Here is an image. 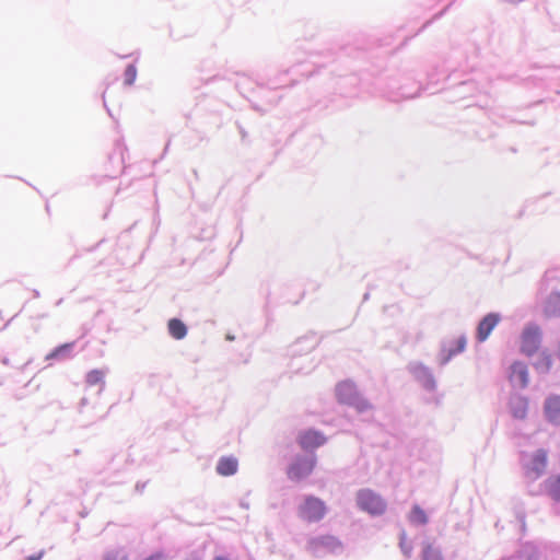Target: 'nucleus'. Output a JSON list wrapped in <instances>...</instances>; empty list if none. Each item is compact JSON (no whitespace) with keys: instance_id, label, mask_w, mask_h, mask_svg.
Here are the masks:
<instances>
[{"instance_id":"1","label":"nucleus","mask_w":560,"mask_h":560,"mask_svg":"<svg viewBox=\"0 0 560 560\" xmlns=\"http://www.w3.org/2000/svg\"><path fill=\"white\" fill-rule=\"evenodd\" d=\"M357 503L362 511L371 515H382L387 508L385 500L371 489L358 491Z\"/></svg>"},{"instance_id":"2","label":"nucleus","mask_w":560,"mask_h":560,"mask_svg":"<svg viewBox=\"0 0 560 560\" xmlns=\"http://www.w3.org/2000/svg\"><path fill=\"white\" fill-rule=\"evenodd\" d=\"M299 514L307 522H318L326 514V505L320 499L308 495L300 506Z\"/></svg>"},{"instance_id":"3","label":"nucleus","mask_w":560,"mask_h":560,"mask_svg":"<svg viewBox=\"0 0 560 560\" xmlns=\"http://www.w3.org/2000/svg\"><path fill=\"white\" fill-rule=\"evenodd\" d=\"M337 397L338 400L342 404H348L354 406L358 410L363 411L370 408V404L361 399L357 394L355 387L353 384L345 382L337 386Z\"/></svg>"},{"instance_id":"4","label":"nucleus","mask_w":560,"mask_h":560,"mask_svg":"<svg viewBox=\"0 0 560 560\" xmlns=\"http://www.w3.org/2000/svg\"><path fill=\"white\" fill-rule=\"evenodd\" d=\"M541 330L536 325H527L521 337V350L526 355H533L540 347Z\"/></svg>"},{"instance_id":"5","label":"nucleus","mask_w":560,"mask_h":560,"mask_svg":"<svg viewBox=\"0 0 560 560\" xmlns=\"http://www.w3.org/2000/svg\"><path fill=\"white\" fill-rule=\"evenodd\" d=\"M316 464V458L314 456L310 458H299L296 459L288 470V476L290 479L300 480L311 475Z\"/></svg>"},{"instance_id":"6","label":"nucleus","mask_w":560,"mask_h":560,"mask_svg":"<svg viewBox=\"0 0 560 560\" xmlns=\"http://www.w3.org/2000/svg\"><path fill=\"white\" fill-rule=\"evenodd\" d=\"M341 547V542L331 535H325L320 537H316L310 541V549L314 553H319L320 551H335L336 549Z\"/></svg>"},{"instance_id":"7","label":"nucleus","mask_w":560,"mask_h":560,"mask_svg":"<svg viewBox=\"0 0 560 560\" xmlns=\"http://www.w3.org/2000/svg\"><path fill=\"white\" fill-rule=\"evenodd\" d=\"M326 438L318 431L307 430L300 434L299 444L304 450H313L323 445Z\"/></svg>"},{"instance_id":"8","label":"nucleus","mask_w":560,"mask_h":560,"mask_svg":"<svg viewBox=\"0 0 560 560\" xmlns=\"http://www.w3.org/2000/svg\"><path fill=\"white\" fill-rule=\"evenodd\" d=\"M499 322L500 317L498 314L490 313L486 315L478 325L477 339L480 342H483L489 337V335L491 334V331L494 329Z\"/></svg>"},{"instance_id":"9","label":"nucleus","mask_w":560,"mask_h":560,"mask_svg":"<svg viewBox=\"0 0 560 560\" xmlns=\"http://www.w3.org/2000/svg\"><path fill=\"white\" fill-rule=\"evenodd\" d=\"M544 412L547 420L553 424H560V396H549L544 406Z\"/></svg>"},{"instance_id":"10","label":"nucleus","mask_w":560,"mask_h":560,"mask_svg":"<svg viewBox=\"0 0 560 560\" xmlns=\"http://www.w3.org/2000/svg\"><path fill=\"white\" fill-rule=\"evenodd\" d=\"M510 381L517 384L521 388L528 385V370L523 362H514L511 365Z\"/></svg>"},{"instance_id":"11","label":"nucleus","mask_w":560,"mask_h":560,"mask_svg":"<svg viewBox=\"0 0 560 560\" xmlns=\"http://www.w3.org/2000/svg\"><path fill=\"white\" fill-rule=\"evenodd\" d=\"M237 459L232 456L221 457L217 464V472L221 476H232L237 471Z\"/></svg>"},{"instance_id":"12","label":"nucleus","mask_w":560,"mask_h":560,"mask_svg":"<svg viewBox=\"0 0 560 560\" xmlns=\"http://www.w3.org/2000/svg\"><path fill=\"white\" fill-rule=\"evenodd\" d=\"M511 413L516 419H524L527 415L528 400L525 397L516 396L510 401Z\"/></svg>"},{"instance_id":"13","label":"nucleus","mask_w":560,"mask_h":560,"mask_svg":"<svg viewBox=\"0 0 560 560\" xmlns=\"http://www.w3.org/2000/svg\"><path fill=\"white\" fill-rule=\"evenodd\" d=\"M547 467V452L545 450H538L534 455L529 464V470L539 476L545 471Z\"/></svg>"},{"instance_id":"14","label":"nucleus","mask_w":560,"mask_h":560,"mask_svg":"<svg viewBox=\"0 0 560 560\" xmlns=\"http://www.w3.org/2000/svg\"><path fill=\"white\" fill-rule=\"evenodd\" d=\"M545 489L552 500L560 502V475L549 477L545 482Z\"/></svg>"},{"instance_id":"15","label":"nucleus","mask_w":560,"mask_h":560,"mask_svg":"<svg viewBox=\"0 0 560 560\" xmlns=\"http://www.w3.org/2000/svg\"><path fill=\"white\" fill-rule=\"evenodd\" d=\"M167 328L170 335L177 340L183 339L187 335V327L180 319H170Z\"/></svg>"},{"instance_id":"16","label":"nucleus","mask_w":560,"mask_h":560,"mask_svg":"<svg viewBox=\"0 0 560 560\" xmlns=\"http://www.w3.org/2000/svg\"><path fill=\"white\" fill-rule=\"evenodd\" d=\"M409 521L417 525H424L428 523V516L419 505H413L409 515Z\"/></svg>"},{"instance_id":"17","label":"nucleus","mask_w":560,"mask_h":560,"mask_svg":"<svg viewBox=\"0 0 560 560\" xmlns=\"http://www.w3.org/2000/svg\"><path fill=\"white\" fill-rule=\"evenodd\" d=\"M560 312V295L550 298L545 307V314L547 316H555Z\"/></svg>"},{"instance_id":"18","label":"nucleus","mask_w":560,"mask_h":560,"mask_svg":"<svg viewBox=\"0 0 560 560\" xmlns=\"http://www.w3.org/2000/svg\"><path fill=\"white\" fill-rule=\"evenodd\" d=\"M422 560H443L442 553L431 544H427L423 548Z\"/></svg>"},{"instance_id":"19","label":"nucleus","mask_w":560,"mask_h":560,"mask_svg":"<svg viewBox=\"0 0 560 560\" xmlns=\"http://www.w3.org/2000/svg\"><path fill=\"white\" fill-rule=\"evenodd\" d=\"M104 373L100 370H92L86 374L85 381L88 385L95 386L103 383Z\"/></svg>"},{"instance_id":"20","label":"nucleus","mask_w":560,"mask_h":560,"mask_svg":"<svg viewBox=\"0 0 560 560\" xmlns=\"http://www.w3.org/2000/svg\"><path fill=\"white\" fill-rule=\"evenodd\" d=\"M551 365H552L551 354L548 352H542L540 354L538 362L536 363V368L540 369L545 372H548L551 369Z\"/></svg>"},{"instance_id":"21","label":"nucleus","mask_w":560,"mask_h":560,"mask_svg":"<svg viewBox=\"0 0 560 560\" xmlns=\"http://www.w3.org/2000/svg\"><path fill=\"white\" fill-rule=\"evenodd\" d=\"M137 78V68L133 65L127 66L124 72V82L126 85H132Z\"/></svg>"},{"instance_id":"22","label":"nucleus","mask_w":560,"mask_h":560,"mask_svg":"<svg viewBox=\"0 0 560 560\" xmlns=\"http://www.w3.org/2000/svg\"><path fill=\"white\" fill-rule=\"evenodd\" d=\"M466 343H467V340L465 337H459L457 340H456V348L455 349H451L450 352H448V355L445 358V362L454 354H457L462 351H464L465 347H466Z\"/></svg>"},{"instance_id":"23","label":"nucleus","mask_w":560,"mask_h":560,"mask_svg":"<svg viewBox=\"0 0 560 560\" xmlns=\"http://www.w3.org/2000/svg\"><path fill=\"white\" fill-rule=\"evenodd\" d=\"M72 346L73 343H63L59 347H57L52 352L51 354L49 355L50 358H54V357H59V355H63V354H67L71 351L72 349Z\"/></svg>"},{"instance_id":"24","label":"nucleus","mask_w":560,"mask_h":560,"mask_svg":"<svg viewBox=\"0 0 560 560\" xmlns=\"http://www.w3.org/2000/svg\"><path fill=\"white\" fill-rule=\"evenodd\" d=\"M104 560H127V556L121 550H112L105 555Z\"/></svg>"},{"instance_id":"25","label":"nucleus","mask_w":560,"mask_h":560,"mask_svg":"<svg viewBox=\"0 0 560 560\" xmlns=\"http://www.w3.org/2000/svg\"><path fill=\"white\" fill-rule=\"evenodd\" d=\"M42 557V553H39L38 556H31L27 558V560H39Z\"/></svg>"},{"instance_id":"26","label":"nucleus","mask_w":560,"mask_h":560,"mask_svg":"<svg viewBox=\"0 0 560 560\" xmlns=\"http://www.w3.org/2000/svg\"><path fill=\"white\" fill-rule=\"evenodd\" d=\"M214 560H228V559L224 557H215Z\"/></svg>"}]
</instances>
